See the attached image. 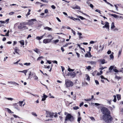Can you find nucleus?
Here are the masks:
<instances>
[{
    "instance_id": "obj_1",
    "label": "nucleus",
    "mask_w": 123,
    "mask_h": 123,
    "mask_svg": "<svg viewBox=\"0 0 123 123\" xmlns=\"http://www.w3.org/2000/svg\"><path fill=\"white\" fill-rule=\"evenodd\" d=\"M101 112L103 114L102 118L106 123H111L113 118L110 115V112L108 109L105 107H103L101 109Z\"/></svg>"
},
{
    "instance_id": "obj_2",
    "label": "nucleus",
    "mask_w": 123,
    "mask_h": 123,
    "mask_svg": "<svg viewBox=\"0 0 123 123\" xmlns=\"http://www.w3.org/2000/svg\"><path fill=\"white\" fill-rule=\"evenodd\" d=\"M74 119L73 116L71 115L70 114H68L65 117L64 123H66V121L67 120H69L70 122H72L74 121Z\"/></svg>"
},
{
    "instance_id": "obj_3",
    "label": "nucleus",
    "mask_w": 123,
    "mask_h": 123,
    "mask_svg": "<svg viewBox=\"0 0 123 123\" xmlns=\"http://www.w3.org/2000/svg\"><path fill=\"white\" fill-rule=\"evenodd\" d=\"M26 24V23H21L20 25L18 26V28L19 29H20L21 30L22 29L23 30L26 29H27L28 28L25 26Z\"/></svg>"
},
{
    "instance_id": "obj_4",
    "label": "nucleus",
    "mask_w": 123,
    "mask_h": 123,
    "mask_svg": "<svg viewBox=\"0 0 123 123\" xmlns=\"http://www.w3.org/2000/svg\"><path fill=\"white\" fill-rule=\"evenodd\" d=\"M65 82V85H66L67 87H71L73 85V82L70 80H66Z\"/></svg>"
},
{
    "instance_id": "obj_5",
    "label": "nucleus",
    "mask_w": 123,
    "mask_h": 123,
    "mask_svg": "<svg viewBox=\"0 0 123 123\" xmlns=\"http://www.w3.org/2000/svg\"><path fill=\"white\" fill-rule=\"evenodd\" d=\"M53 38L52 37L51 39L48 38L44 39L43 40V43L45 44L49 43L51 42V40H52Z\"/></svg>"
},
{
    "instance_id": "obj_6",
    "label": "nucleus",
    "mask_w": 123,
    "mask_h": 123,
    "mask_svg": "<svg viewBox=\"0 0 123 123\" xmlns=\"http://www.w3.org/2000/svg\"><path fill=\"white\" fill-rule=\"evenodd\" d=\"M36 20V19H33L30 20L29 21L28 23V24L30 25H32L33 24V21Z\"/></svg>"
},
{
    "instance_id": "obj_7",
    "label": "nucleus",
    "mask_w": 123,
    "mask_h": 123,
    "mask_svg": "<svg viewBox=\"0 0 123 123\" xmlns=\"http://www.w3.org/2000/svg\"><path fill=\"white\" fill-rule=\"evenodd\" d=\"M98 61L100 62L102 64H104L107 63V62L105 61L104 59H101L99 60Z\"/></svg>"
},
{
    "instance_id": "obj_8",
    "label": "nucleus",
    "mask_w": 123,
    "mask_h": 123,
    "mask_svg": "<svg viewBox=\"0 0 123 123\" xmlns=\"http://www.w3.org/2000/svg\"><path fill=\"white\" fill-rule=\"evenodd\" d=\"M72 8L74 9H77L79 10L80 9V7L78 6L77 5H75L73 6Z\"/></svg>"
},
{
    "instance_id": "obj_9",
    "label": "nucleus",
    "mask_w": 123,
    "mask_h": 123,
    "mask_svg": "<svg viewBox=\"0 0 123 123\" xmlns=\"http://www.w3.org/2000/svg\"><path fill=\"white\" fill-rule=\"evenodd\" d=\"M70 76L72 77V78L74 77L76 74V73H75V72H70Z\"/></svg>"
},
{
    "instance_id": "obj_10",
    "label": "nucleus",
    "mask_w": 123,
    "mask_h": 123,
    "mask_svg": "<svg viewBox=\"0 0 123 123\" xmlns=\"http://www.w3.org/2000/svg\"><path fill=\"white\" fill-rule=\"evenodd\" d=\"M43 95V96L42 97V101H44L45 100H46V98L48 97L47 96L45 95L44 94Z\"/></svg>"
},
{
    "instance_id": "obj_11",
    "label": "nucleus",
    "mask_w": 123,
    "mask_h": 123,
    "mask_svg": "<svg viewBox=\"0 0 123 123\" xmlns=\"http://www.w3.org/2000/svg\"><path fill=\"white\" fill-rule=\"evenodd\" d=\"M54 114L53 113H51L50 112H48L47 113V115H48L49 117H51L54 116Z\"/></svg>"
},
{
    "instance_id": "obj_12",
    "label": "nucleus",
    "mask_w": 123,
    "mask_h": 123,
    "mask_svg": "<svg viewBox=\"0 0 123 123\" xmlns=\"http://www.w3.org/2000/svg\"><path fill=\"white\" fill-rule=\"evenodd\" d=\"M14 50H15V53L18 54H19L18 53V52H19V50L18 48L17 47H15Z\"/></svg>"
},
{
    "instance_id": "obj_13",
    "label": "nucleus",
    "mask_w": 123,
    "mask_h": 123,
    "mask_svg": "<svg viewBox=\"0 0 123 123\" xmlns=\"http://www.w3.org/2000/svg\"><path fill=\"white\" fill-rule=\"evenodd\" d=\"M114 53L112 52L111 54L110 55V58L111 59L113 60L114 58V57L113 55Z\"/></svg>"
},
{
    "instance_id": "obj_14",
    "label": "nucleus",
    "mask_w": 123,
    "mask_h": 123,
    "mask_svg": "<svg viewBox=\"0 0 123 123\" xmlns=\"http://www.w3.org/2000/svg\"><path fill=\"white\" fill-rule=\"evenodd\" d=\"M106 24L105 25L106 26V28H107L108 29H109V23L107 22H105Z\"/></svg>"
},
{
    "instance_id": "obj_15",
    "label": "nucleus",
    "mask_w": 123,
    "mask_h": 123,
    "mask_svg": "<svg viewBox=\"0 0 123 123\" xmlns=\"http://www.w3.org/2000/svg\"><path fill=\"white\" fill-rule=\"evenodd\" d=\"M90 63L92 65H95L96 63V62L91 61L90 62Z\"/></svg>"
},
{
    "instance_id": "obj_16",
    "label": "nucleus",
    "mask_w": 123,
    "mask_h": 123,
    "mask_svg": "<svg viewBox=\"0 0 123 123\" xmlns=\"http://www.w3.org/2000/svg\"><path fill=\"white\" fill-rule=\"evenodd\" d=\"M44 29L45 30H48L49 31L52 30L51 28L47 26L44 27Z\"/></svg>"
},
{
    "instance_id": "obj_17",
    "label": "nucleus",
    "mask_w": 123,
    "mask_h": 123,
    "mask_svg": "<svg viewBox=\"0 0 123 123\" xmlns=\"http://www.w3.org/2000/svg\"><path fill=\"white\" fill-rule=\"evenodd\" d=\"M19 72L22 73H24L25 74V75H26V73L27 72V70H25L22 71H20Z\"/></svg>"
},
{
    "instance_id": "obj_18",
    "label": "nucleus",
    "mask_w": 123,
    "mask_h": 123,
    "mask_svg": "<svg viewBox=\"0 0 123 123\" xmlns=\"http://www.w3.org/2000/svg\"><path fill=\"white\" fill-rule=\"evenodd\" d=\"M104 47V45H102V46L101 45H100L99 46V48H100V49L99 50V51L101 50V51L102 50H103V49Z\"/></svg>"
},
{
    "instance_id": "obj_19",
    "label": "nucleus",
    "mask_w": 123,
    "mask_h": 123,
    "mask_svg": "<svg viewBox=\"0 0 123 123\" xmlns=\"http://www.w3.org/2000/svg\"><path fill=\"white\" fill-rule=\"evenodd\" d=\"M117 98L118 100H119L121 99V95L120 94L117 95Z\"/></svg>"
},
{
    "instance_id": "obj_20",
    "label": "nucleus",
    "mask_w": 123,
    "mask_h": 123,
    "mask_svg": "<svg viewBox=\"0 0 123 123\" xmlns=\"http://www.w3.org/2000/svg\"><path fill=\"white\" fill-rule=\"evenodd\" d=\"M114 66H111L109 68V70L110 72H111V70L113 69Z\"/></svg>"
},
{
    "instance_id": "obj_21",
    "label": "nucleus",
    "mask_w": 123,
    "mask_h": 123,
    "mask_svg": "<svg viewBox=\"0 0 123 123\" xmlns=\"http://www.w3.org/2000/svg\"><path fill=\"white\" fill-rule=\"evenodd\" d=\"M77 16L78 18H79L81 19V20H84L85 19V18H84L80 16Z\"/></svg>"
},
{
    "instance_id": "obj_22",
    "label": "nucleus",
    "mask_w": 123,
    "mask_h": 123,
    "mask_svg": "<svg viewBox=\"0 0 123 123\" xmlns=\"http://www.w3.org/2000/svg\"><path fill=\"white\" fill-rule=\"evenodd\" d=\"M20 44L22 45H24V41L23 40H22L19 41Z\"/></svg>"
},
{
    "instance_id": "obj_23",
    "label": "nucleus",
    "mask_w": 123,
    "mask_h": 123,
    "mask_svg": "<svg viewBox=\"0 0 123 123\" xmlns=\"http://www.w3.org/2000/svg\"><path fill=\"white\" fill-rule=\"evenodd\" d=\"M115 27L114 25V22H112L111 24V29H113Z\"/></svg>"
},
{
    "instance_id": "obj_24",
    "label": "nucleus",
    "mask_w": 123,
    "mask_h": 123,
    "mask_svg": "<svg viewBox=\"0 0 123 123\" xmlns=\"http://www.w3.org/2000/svg\"><path fill=\"white\" fill-rule=\"evenodd\" d=\"M113 97H114V99L113 100V101L114 102H116L117 101L116 96V95H114L113 96Z\"/></svg>"
},
{
    "instance_id": "obj_25",
    "label": "nucleus",
    "mask_w": 123,
    "mask_h": 123,
    "mask_svg": "<svg viewBox=\"0 0 123 123\" xmlns=\"http://www.w3.org/2000/svg\"><path fill=\"white\" fill-rule=\"evenodd\" d=\"M115 78H116L118 80H119L120 79H121L122 77H119L117 75H116Z\"/></svg>"
},
{
    "instance_id": "obj_26",
    "label": "nucleus",
    "mask_w": 123,
    "mask_h": 123,
    "mask_svg": "<svg viewBox=\"0 0 123 123\" xmlns=\"http://www.w3.org/2000/svg\"><path fill=\"white\" fill-rule=\"evenodd\" d=\"M6 109L7 111L9 113H11L12 112V111H11L9 108H5Z\"/></svg>"
},
{
    "instance_id": "obj_27",
    "label": "nucleus",
    "mask_w": 123,
    "mask_h": 123,
    "mask_svg": "<svg viewBox=\"0 0 123 123\" xmlns=\"http://www.w3.org/2000/svg\"><path fill=\"white\" fill-rule=\"evenodd\" d=\"M35 52L37 53H38L39 51L38 50V49H35L33 50Z\"/></svg>"
},
{
    "instance_id": "obj_28",
    "label": "nucleus",
    "mask_w": 123,
    "mask_h": 123,
    "mask_svg": "<svg viewBox=\"0 0 123 123\" xmlns=\"http://www.w3.org/2000/svg\"><path fill=\"white\" fill-rule=\"evenodd\" d=\"M31 74V75H34V73H31V71H30V72L29 74V76H28V79L30 78V75Z\"/></svg>"
},
{
    "instance_id": "obj_29",
    "label": "nucleus",
    "mask_w": 123,
    "mask_h": 123,
    "mask_svg": "<svg viewBox=\"0 0 123 123\" xmlns=\"http://www.w3.org/2000/svg\"><path fill=\"white\" fill-rule=\"evenodd\" d=\"M31 114L32 115L35 117H37V115L36 114V113L33 112H32Z\"/></svg>"
},
{
    "instance_id": "obj_30",
    "label": "nucleus",
    "mask_w": 123,
    "mask_h": 123,
    "mask_svg": "<svg viewBox=\"0 0 123 123\" xmlns=\"http://www.w3.org/2000/svg\"><path fill=\"white\" fill-rule=\"evenodd\" d=\"M81 119V117H78L77 119V121L79 123H80V121Z\"/></svg>"
},
{
    "instance_id": "obj_31",
    "label": "nucleus",
    "mask_w": 123,
    "mask_h": 123,
    "mask_svg": "<svg viewBox=\"0 0 123 123\" xmlns=\"http://www.w3.org/2000/svg\"><path fill=\"white\" fill-rule=\"evenodd\" d=\"M111 15L115 18H117L118 16V15L115 14H111Z\"/></svg>"
},
{
    "instance_id": "obj_32",
    "label": "nucleus",
    "mask_w": 123,
    "mask_h": 123,
    "mask_svg": "<svg viewBox=\"0 0 123 123\" xmlns=\"http://www.w3.org/2000/svg\"><path fill=\"white\" fill-rule=\"evenodd\" d=\"M74 69H71L69 67L68 68V70L69 72H71V71H74Z\"/></svg>"
},
{
    "instance_id": "obj_33",
    "label": "nucleus",
    "mask_w": 123,
    "mask_h": 123,
    "mask_svg": "<svg viewBox=\"0 0 123 123\" xmlns=\"http://www.w3.org/2000/svg\"><path fill=\"white\" fill-rule=\"evenodd\" d=\"M73 108L74 110H76L79 109V108L78 106H75L73 107Z\"/></svg>"
},
{
    "instance_id": "obj_34",
    "label": "nucleus",
    "mask_w": 123,
    "mask_h": 123,
    "mask_svg": "<svg viewBox=\"0 0 123 123\" xmlns=\"http://www.w3.org/2000/svg\"><path fill=\"white\" fill-rule=\"evenodd\" d=\"M113 71H114L116 73H118L119 72V71L118 70L116 69H115L114 68L113 69Z\"/></svg>"
},
{
    "instance_id": "obj_35",
    "label": "nucleus",
    "mask_w": 123,
    "mask_h": 123,
    "mask_svg": "<svg viewBox=\"0 0 123 123\" xmlns=\"http://www.w3.org/2000/svg\"><path fill=\"white\" fill-rule=\"evenodd\" d=\"M31 64V63H25L24 64L25 65H26L27 66L30 65Z\"/></svg>"
},
{
    "instance_id": "obj_36",
    "label": "nucleus",
    "mask_w": 123,
    "mask_h": 123,
    "mask_svg": "<svg viewBox=\"0 0 123 123\" xmlns=\"http://www.w3.org/2000/svg\"><path fill=\"white\" fill-rule=\"evenodd\" d=\"M68 18H69L75 21L74 19V18L72 16H68Z\"/></svg>"
},
{
    "instance_id": "obj_37",
    "label": "nucleus",
    "mask_w": 123,
    "mask_h": 123,
    "mask_svg": "<svg viewBox=\"0 0 123 123\" xmlns=\"http://www.w3.org/2000/svg\"><path fill=\"white\" fill-rule=\"evenodd\" d=\"M9 31L8 30L7 31V33L6 34L5 36H9Z\"/></svg>"
},
{
    "instance_id": "obj_38",
    "label": "nucleus",
    "mask_w": 123,
    "mask_h": 123,
    "mask_svg": "<svg viewBox=\"0 0 123 123\" xmlns=\"http://www.w3.org/2000/svg\"><path fill=\"white\" fill-rule=\"evenodd\" d=\"M122 49L120 50L119 51V52H118V56H119L121 55V53L122 52Z\"/></svg>"
},
{
    "instance_id": "obj_39",
    "label": "nucleus",
    "mask_w": 123,
    "mask_h": 123,
    "mask_svg": "<svg viewBox=\"0 0 123 123\" xmlns=\"http://www.w3.org/2000/svg\"><path fill=\"white\" fill-rule=\"evenodd\" d=\"M23 101H19V105L20 106H22V104L23 103Z\"/></svg>"
},
{
    "instance_id": "obj_40",
    "label": "nucleus",
    "mask_w": 123,
    "mask_h": 123,
    "mask_svg": "<svg viewBox=\"0 0 123 123\" xmlns=\"http://www.w3.org/2000/svg\"><path fill=\"white\" fill-rule=\"evenodd\" d=\"M86 80L89 81L90 80V78L89 76L88 75H87V78L86 79Z\"/></svg>"
},
{
    "instance_id": "obj_41",
    "label": "nucleus",
    "mask_w": 123,
    "mask_h": 123,
    "mask_svg": "<svg viewBox=\"0 0 123 123\" xmlns=\"http://www.w3.org/2000/svg\"><path fill=\"white\" fill-rule=\"evenodd\" d=\"M95 11L96 12H98L100 14H101V13L100 12V10H99L98 9H96L95 10Z\"/></svg>"
},
{
    "instance_id": "obj_42",
    "label": "nucleus",
    "mask_w": 123,
    "mask_h": 123,
    "mask_svg": "<svg viewBox=\"0 0 123 123\" xmlns=\"http://www.w3.org/2000/svg\"><path fill=\"white\" fill-rule=\"evenodd\" d=\"M91 66H89L86 67V68L88 70L91 69Z\"/></svg>"
},
{
    "instance_id": "obj_43",
    "label": "nucleus",
    "mask_w": 123,
    "mask_h": 123,
    "mask_svg": "<svg viewBox=\"0 0 123 123\" xmlns=\"http://www.w3.org/2000/svg\"><path fill=\"white\" fill-rule=\"evenodd\" d=\"M34 78L35 80H37L38 79V77L36 75L34 76Z\"/></svg>"
},
{
    "instance_id": "obj_44",
    "label": "nucleus",
    "mask_w": 123,
    "mask_h": 123,
    "mask_svg": "<svg viewBox=\"0 0 123 123\" xmlns=\"http://www.w3.org/2000/svg\"><path fill=\"white\" fill-rule=\"evenodd\" d=\"M13 116H14V117L15 118H16L17 117H18L19 118H20V117H19L18 116H17L13 114Z\"/></svg>"
},
{
    "instance_id": "obj_45",
    "label": "nucleus",
    "mask_w": 123,
    "mask_h": 123,
    "mask_svg": "<svg viewBox=\"0 0 123 123\" xmlns=\"http://www.w3.org/2000/svg\"><path fill=\"white\" fill-rule=\"evenodd\" d=\"M95 83H96V84L98 85L99 84V82H98V81L97 80H95Z\"/></svg>"
},
{
    "instance_id": "obj_46",
    "label": "nucleus",
    "mask_w": 123,
    "mask_h": 123,
    "mask_svg": "<svg viewBox=\"0 0 123 123\" xmlns=\"http://www.w3.org/2000/svg\"><path fill=\"white\" fill-rule=\"evenodd\" d=\"M106 68L107 67H102L99 68V69L102 70L104 69V68Z\"/></svg>"
},
{
    "instance_id": "obj_47",
    "label": "nucleus",
    "mask_w": 123,
    "mask_h": 123,
    "mask_svg": "<svg viewBox=\"0 0 123 123\" xmlns=\"http://www.w3.org/2000/svg\"><path fill=\"white\" fill-rule=\"evenodd\" d=\"M51 7L53 9H55L56 8L55 7L54 5H52L51 6Z\"/></svg>"
},
{
    "instance_id": "obj_48",
    "label": "nucleus",
    "mask_w": 123,
    "mask_h": 123,
    "mask_svg": "<svg viewBox=\"0 0 123 123\" xmlns=\"http://www.w3.org/2000/svg\"><path fill=\"white\" fill-rule=\"evenodd\" d=\"M90 118L93 121H95V119L93 117H90Z\"/></svg>"
},
{
    "instance_id": "obj_49",
    "label": "nucleus",
    "mask_w": 123,
    "mask_h": 123,
    "mask_svg": "<svg viewBox=\"0 0 123 123\" xmlns=\"http://www.w3.org/2000/svg\"><path fill=\"white\" fill-rule=\"evenodd\" d=\"M6 98L8 100H12L13 99L12 98Z\"/></svg>"
},
{
    "instance_id": "obj_50",
    "label": "nucleus",
    "mask_w": 123,
    "mask_h": 123,
    "mask_svg": "<svg viewBox=\"0 0 123 123\" xmlns=\"http://www.w3.org/2000/svg\"><path fill=\"white\" fill-rule=\"evenodd\" d=\"M78 117H80V111L78 112Z\"/></svg>"
},
{
    "instance_id": "obj_51",
    "label": "nucleus",
    "mask_w": 123,
    "mask_h": 123,
    "mask_svg": "<svg viewBox=\"0 0 123 123\" xmlns=\"http://www.w3.org/2000/svg\"><path fill=\"white\" fill-rule=\"evenodd\" d=\"M76 53L77 56L79 58L80 56V54L77 52H76Z\"/></svg>"
},
{
    "instance_id": "obj_52",
    "label": "nucleus",
    "mask_w": 123,
    "mask_h": 123,
    "mask_svg": "<svg viewBox=\"0 0 123 123\" xmlns=\"http://www.w3.org/2000/svg\"><path fill=\"white\" fill-rule=\"evenodd\" d=\"M42 1L43 2H46L47 3H48V1H47L46 0H42Z\"/></svg>"
},
{
    "instance_id": "obj_53",
    "label": "nucleus",
    "mask_w": 123,
    "mask_h": 123,
    "mask_svg": "<svg viewBox=\"0 0 123 123\" xmlns=\"http://www.w3.org/2000/svg\"><path fill=\"white\" fill-rule=\"evenodd\" d=\"M72 32L74 34V35H76V33L75 32V31L73 30L72 29Z\"/></svg>"
},
{
    "instance_id": "obj_54",
    "label": "nucleus",
    "mask_w": 123,
    "mask_h": 123,
    "mask_svg": "<svg viewBox=\"0 0 123 123\" xmlns=\"http://www.w3.org/2000/svg\"><path fill=\"white\" fill-rule=\"evenodd\" d=\"M111 53V51L110 50H108L107 52V53L108 54H110Z\"/></svg>"
},
{
    "instance_id": "obj_55",
    "label": "nucleus",
    "mask_w": 123,
    "mask_h": 123,
    "mask_svg": "<svg viewBox=\"0 0 123 123\" xmlns=\"http://www.w3.org/2000/svg\"><path fill=\"white\" fill-rule=\"evenodd\" d=\"M12 84H13V85H15L16 84L17 85H19V84L14 82H13Z\"/></svg>"
},
{
    "instance_id": "obj_56",
    "label": "nucleus",
    "mask_w": 123,
    "mask_h": 123,
    "mask_svg": "<svg viewBox=\"0 0 123 123\" xmlns=\"http://www.w3.org/2000/svg\"><path fill=\"white\" fill-rule=\"evenodd\" d=\"M48 10L47 9H45L44 10V13H47L48 12Z\"/></svg>"
},
{
    "instance_id": "obj_57",
    "label": "nucleus",
    "mask_w": 123,
    "mask_h": 123,
    "mask_svg": "<svg viewBox=\"0 0 123 123\" xmlns=\"http://www.w3.org/2000/svg\"><path fill=\"white\" fill-rule=\"evenodd\" d=\"M97 71H95L94 72H93L92 74V75L93 76H94L95 74H96V72Z\"/></svg>"
},
{
    "instance_id": "obj_58",
    "label": "nucleus",
    "mask_w": 123,
    "mask_h": 123,
    "mask_svg": "<svg viewBox=\"0 0 123 123\" xmlns=\"http://www.w3.org/2000/svg\"><path fill=\"white\" fill-rule=\"evenodd\" d=\"M110 11L111 12H113L114 13H116L117 14H118L117 12L114 11L113 10H110Z\"/></svg>"
},
{
    "instance_id": "obj_59",
    "label": "nucleus",
    "mask_w": 123,
    "mask_h": 123,
    "mask_svg": "<svg viewBox=\"0 0 123 123\" xmlns=\"http://www.w3.org/2000/svg\"><path fill=\"white\" fill-rule=\"evenodd\" d=\"M36 39L38 40H40L41 39L40 37L38 36L36 37Z\"/></svg>"
},
{
    "instance_id": "obj_60",
    "label": "nucleus",
    "mask_w": 123,
    "mask_h": 123,
    "mask_svg": "<svg viewBox=\"0 0 123 123\" xmlns=\"http://www.w3.org/2000/svg\"><path fill=\"white\" fill-rule=\"evenodd\" d=\"M114 6L115 7H116V10L117 11H118V7H117V6L116 5H114Z\"/></svg>"
},
{
    "instance_id": "obj_61",
    "label": "nucleus",
    "mask_w": 123,
    "mask_h": 123,
    "mask_svg": "<svg viewBox=\"0 0 123 123\" xmlns=\"http://www.w3.org/2000/svg\"><path fill=\"white\" fill-rule=\"evenodd\" d=\"M84 104V102H82L81 103L80 105V106L81 107V106L82 105Z\"/></svg>"
},
{
    "instance_id": "obj_62",
    "label": "nucleus",
    "mask_w": 123,
    "mask_h": 123,
    "mask_svg": "<svg viewBox=\"0 0 123 123\" xmlns=\"http://www.w3.org/2000/svg\"><path fill=\"white\" fill-rule=\"evenodd\" d=\"M77 34L79 36H81L82 34L81 33H80L79 31H78Z\"/></svg>"
},
{
    "instance_id": "obj_63",
    "label": "nucleus",
    "mask_w": 123,
    "mask_h": 123,
    "mask_svg": "<svg viewBox=\"0 0 123 123\" xmlns=\"http://www.w3.org/2000/svg\"><path fill=\"white\" fill-rule=\"evenodd\" d=\"M59 41V40L58 39H57L55 40V41L54 42L55 43H57Z\"/></svg>"
},
{
    "instance_id": "obj_64",
    "label": "nucleus",
    "mask_w": 123,
    "mask_h": 123,
    "mask_svg": "<svg viewBox=\"0 0 123 123\" xmlns=\"http://www.w3.org/2000/svg\"><path fill=\"white\" fill-rule=\"evenodd\" d=\"M90 7H91L92 8L93 7V6L92 4H90Z\"/></svg>"
}]
</instances>
